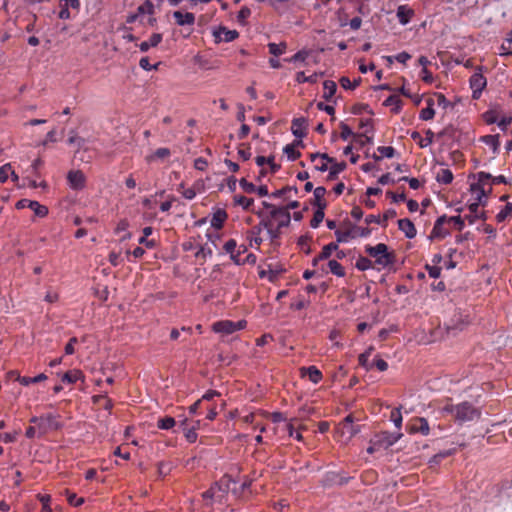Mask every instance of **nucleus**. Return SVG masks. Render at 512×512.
<instances>
[{"label": "nucleus", "instance_id": "obj_25", "mask_svg": "<svg viewBox=\"0 0 512 512\" xmlns=\"http://www.w3.org/2000/svg\"><path fill=\"white\" fill-rule=\"evenodd\" d=\"M353 421L352 414L347 415L343 420V433H348L350 437L355 436L360 431L358 426L353 425Z\"/></svg>", "mask_w": 512, "mask_h": 512}, {"label": "nucleus", "instance_id": "obj_20", "mask_svg": "<svg viewBox=\"0 0 512 512\" xmlns=\"http://www.w3.org/2000/svg\"><path fill=\"white\" fill-rule=\"evenodd\" d=\"M396 15H397L399 22L401 24L405 25V24L409 23V21L413 17L414 11L411 8H409L407 5H400L397 8Z\"/></svg>", "mask_w": 512, "mask_h": 512}, {"label": "nucleus", "instance_id": "obj_2", "mask_svg": "<svg viewBox=\"0 0 512 512\" xmlns=\"http://www.w3.org/2000/svg\"><path fill=\"white\" fill-rule=\"evenodd\" d=\"M365 252L375 259L374 263L378 265V270L392 266L396 262L394 251H388V246L384 243H378L375 246L366 245Z\"/></svg>", "mask_w": 512, "mask_h": 512}, {"label": "nucleus", "instance_id": "obj_53", "mask_svg": "<svg viewBox=\"0 0 512 512\" xmlns=\"http://www.w3.org/2000/svg\"><path fill=\"white\" fill-rule=\"evenodd\" d=\"M310 240H311V237L309 235H303L298 240V245L306 254H310V252H311V248L309 246Z\"/></svg>", "mask_w": 512, "mask_h": 512}, {"label": "nucleus", "instance_id": "obj_59", "mask_svg": "<svg viewBox=\"0 0 512 512\" xmlns=\"http://www.w3.org/2000/svg\"><path fill=\"white\" fill-rule=\"evenodd\" d=\"M290 191H294V193H297L298 189L295 186H285L279 190L274 191L271 194V197L280 198V197L284 196L287 192H290Z\"/></svg>", "mask_w": 512, "mask_h": 512}, {"label": "nucleus", "instance_id": "obj_16", "mask_svg": "<svg viewBox=\"0 0 512 512\" xmlns=\"http://www.w3.org/2000/svg\"><path fill=\"white\" fill-rule=\"evenodd\" d=\"M306 126H307V121L305 118H303V117L294 118L292 120V126H291L293 135L300 139L305 137L306 136V131H305Z\"/></svg>", "mask_w": 512, "mask_h": 512}, {"label": "nucleus", "instance_id": "obj_18", "mask_svg": "<svg viewBox=\"0 0 512 512\" xmlns=\"http://www.w3.org/2000/svg\"><path fill=\"white\" fill-rule=\"evenodd\" d=\"M173 17L179 26L193 25L195 22V15L191 12L175 11Z\"/></svg>", "mask_w": 512, "mask_h": 512}, {"label": "nucleus", "instance_id": "obj_6", "mask_svg": "<svg viewBox=\"0 0 512 512\" xmlns=\"http://www.w3.org/2000/svg\"><path fill=\"white\" fill-rule=\"evenodd\" d=\"M57 416L53 414H46L42 416V420L38 427V437H41L51 430H58L62 427L61 423L57 420Z\"/></svg>", "mask_w": 512, "mask_h": 512}, {"label": "nucleus", "instance_id": "obj_58", "mask_svg": "<svg viewBox=\"0 0 512 512\" xmlns=\"http://www.w3.org/2000/svg\"><path fill=\"white\" fill-rule=\"evenodd\" d=\"M425 270L431 278L437 279L441 275V268L437 265H425Z\"/></svg>", "mask_w": 512, "mask_h": 512}, {"label": "nucleus", "instance_id": "obj_17", "mask_svg": "<svg viewBox=\"0 0 512 512\" xmlns=\"http://www.w3.org/2000/svg\"><path fill=\"white\" fill-rule=\"evenodd\" d=\"M301 376H307L314 384L319 383L322 380V373L316 366L302 367L300 369Z\"/></svg>", "mask_w": 512, "mask_h": 512}, {"label": "nucleus", "instance_id": "obj_8", "mask_svg": "<svg viewBox=\"0 0 512 512\" xmlns=\"http://www.w3.org/2000/svg\"><path fill=\"white\" fill-rule=\"evenodd\" d=\"M29 208L33 210L36 216L45 217L48 215V208L45 205H41L38 201L29 199H21L16 203L17 209Z\"/></svg>", "mask_w": 512, "mask_h": 512}, {"label": "nucleus", "instance_id": "obj_31", "mask_svg": "<svg viewBox=\"0 0 512 512\" xmlns=\"http://www.w3.org/2000/svg\"><path fill=\"white\" fill-rule=\"evenodd\" d=\"M453 173L450 169H441L436 175V181L448 185L453 181Z\"/></svg>", "mask_w": 512, "mask_h": 512}, {"label": "nucleus", "instance_id": "obj_36", "mask_svg": "<svg viewBox=\"0 0 512 512\" xmlns=\"http://www.w3.org/2000/svg\"><path fill=\"white\" fill-rule=\"evenodd\" d=\"M176 425V421L171 416H165L159 418L157 421V427L161 430H170Z\"/></svg>", "mask_w": 512, "mask_h": 512}, {"label": "nucleus", "instance_id": "obj_15", "mask_svg": "<svg viewBox=\"0 0 512 512\" xmlns=\"http://www.w3.org/2000/svg\"><path fill=\"white\" fill-rule=\"evenodd\" d=\"M425 135H427V139H423L421 134L418 131H412L410 133L411 138L418 143L421 148H425L431 145L434 141V132L430 129L425 131Z\"/></svg>", "mask_w": 512, "mask_h": 512}, {"label": "nucleus", "instance_id": "obj_54", "mask_svg": "<svg viewBox=\"0 0 512 512\" xmlns=\"http://www.w3.org/2000/svg\"><path fill=\"white\" fill-rule=\"evenodd\" d=\"M309 52L307 50H300L297 53H295L292 57L285 59L287 62H304L306 58L308 57Z\"/></svg>", "mask_w": 512, "mask_h": 512}, {"label": "nucleus", "instance_id": "obj_61", "mask_svg": "<svg viewBox=\"0 0 512 512\" xmlns=\"http://www.w3.org/2000/svg\"><path fill=\"white\" fill-rule=\"evenodd\" d=\"M239 185L246 193H255L256 191V186L245 178L240 179Z\"/></svg>", "mask_w": 512, "mask_h": 512}, {"label": "nucleus", "instance_id": "obj_35", "mask_svg": "<svg viewBox=\"0 0 512 512\" xmlns=\"http://www.w3.org/2000/svg\"><path fill=\"white\" fill-rule=\"evenodd\" d=\"M251 484L252 480L249 478H245L244 481L239 486H237V484L233 485L232 493L237 497H241L243 496L245 491L250 488Z\"/></svg>", "mask_w": 512, "mask_h": 512}, {"label": "nucleus", "instance_id": "obj_41", "mask_svg": "<svg viewBox=\"0 0 512 512\" xmlns=\"http://www.w3.org/2000/svg\"><path fill=\"white\" fill-rule=\"evenodd\" d=\"M433 101L430 99L428 100V107L421 110L419 118L424 121H428L433 119L435 115V110L432 107Z\"/></svg>", "mask_w": 512, "mask_h": 512}, {"label": "nucleus", "instance_id": "obj_14", "mask_svg": "<svg viewBox=\"0 0 512 512\" xmlns=\"http://www.w3.org/2000/svg\"><path fill=\"white\" fill-rule=\"evenodd\" d=\"M398 228L405 234V236L408 239H413L417 234L415 225L408 218L399 219L398 220Z\"/></svg>", "mask_w": 512, "mask_h": 512}, {"label": "nucleus", "instance_id": "obj_63", "mask_svg": "<svg viewBox=\"0 0 512 512\" xmlns=\"http://www.w3.org/2000/svg\"><path fill=\"white\" fill-rule=\"evenodd\" d=\"M39 501L42 503V511L41 512H51V508L49 506V502L51 500L50 495H38Z\"/></svg>", "mask_w": 512, "mask_h": 512}, {"label": "nucleus", "instance_id": "obj_38", "mask_svg": "<svg viewBox=\"0 0 512 512\" xmlns=\"http://www.w3.org/2000/svg\"><path fill=\"white\" fill-rule=\"evenodd\" d=\"M328 267L332 274L338 277L345 276V269L337 260H329Z\"/></svg>", "mask_w": 512, "mask_h": 512}, {"label": "nucleus", "instance_id": "obj_39", "mask_svg": "<svg viewBox=\"0 0 512 512\" xmlns=\"http://www.w3.org/2000/svg\"><path fill=\"white\" fill-rule=\"evenodd\" d=\"M326 208H323V205L317 208V210L314 212L313 218L310 221V226L312 228H317L320 223L323 221L325 213L324 210Z\"/></svg>", "mask_w": 512, "mask_h": 512}, {"label": "nucleus", "instance_id": "obj_10", "mask_svg": "<svg viewBox=\"0 0 512 512\" xmlns=\"http://www.w3.org/2000/svg\"><path fill=\"white\" fill-rule=\"evenodd\" d=\"M69 187L73 190H82L86 184V177L81 170H71L67 174Z\"/></svg>", "mask_w": 512, "mask_h": 512}, {"label": "nucleus", "instance_id": "obj_32", "mask_svg": "<svg viewBox=\"0 0 512 512\" xmlns=\"http://www.w3.org/2000/svg\"><path fill=\"white\" fill-rule=\"evenodd\" d=\"M500 136L498 134L495 135H485L480 138V141L490 146L494 152H496L500 146Z\"/></svg>", "mask_w": 512, "mask_h": 512}, {"label": "nucleus", "instance_id": "obj_23", "mask_svg": "<svg viewBox=\"0 0 512 512\" xmlns=\"http://www.w3.org/2000/svg\"><path fill=\"white\" fill-rule=\"evenodd\" d=\"M228 215L225 210L217 209L211 219V226L215 229H221L226 221Z\"/></svg>", "mask_w": 512, "mask_h": 512}, {"label": "nucleus", "instance_id": "obj_3", "mask_svg": "<svg viewBox=\"0 0 512 512\" xmlns=\"http://www.w3.org/2000/svg\"><path fill=\"white\" fill-rule=\"evenodd\" d=\"M255 214L262 220H270V223L278 226V228L289 226L291 221L290 212L286 208H273L268 215H264L262 211L255 212Z\"/></svg>", "mask_w": 512, "mask_h": 512}, {"label": "nucleus", "instance_id": "obj_56", "mask_svg": "<svg viewBox=\"0 0 512 512\" xmlns=\"http://www.w3.org/2000/svg\"><path fill=\"white\" fill-rule=\"evenodd\" d=\"M483 119L487 124L498 122V113L495 110H488L483 114Z\"/></svg>", "mask_w": 512, "mask_h": 512}, {"label": "nucleus", "instance_id": "obj_42", "mask_svg": "<svg viewBox=\"0 0 512 512\" xmlns=\"http://www.w3.org/2000/svg\"><path fill=\"white\" fill-rule=\"evenodd\" d=\"M269 52L274 56H280L282 55L287 48V44L285 42H281L279 44L276 43H269L268 44Z\"/></svg>", "mask_w": 512, "mask_h": 512}, {"label": "nucleus", "instance_id": "obj_62", "mask_svg": "<svg viewBox=\"0 0 512 512\" xmlns=\"http://www.w3.org/2000/svg\"><path fill=\"white\" fill-rule=\"evenodd\" d=\"M340 129H341L340 137L343 140H347L349 137H351V136L354 137V135H356L355 133H353L351 128L347 124H345L344 122H341Z\"/></svg>", "mask_w": 512, "mask_h": 512}, {"label": "nucleus", "instance_id": "obj_26", "mask_svg": "<svg viewBox=\"0 0 512 512\" xmlns=\"http://www.w3.org/2000/svg\"><path fill=\"white\" fill-rule=\"evenodd\" d=\"M383 105L387 106V107L391 106L392 107L391 111L394 114H398L402 108V100L397 95H390L389 97H387L384 100Z\"/></svg>", "mask_w": 512, "mask_h": 512}, {"label": "nucleus", "instance_id": "obj_52", "mask_svg": "<svg viewBox=\"0 0 512 512\" xmlns=\"http://www.w3.org/2000/svg\"><path fill=\"white\" fill-rule=\"evenodd\" d=\"M335 236L337 239V242H336L337 244L347 242L350 237H355V235H352L351 230H346V231L336 230Z\"/></svg>", "mask_w": 512, "mask_h": 512}, {"label": "nucleus", "instance_id": "obj_19", "mask_svg": "<svg viewBox=\"0 0 512 512\" xmlns=\"http://www.w3.org/2000/svg\"><path fill=\"white\" fill-rule=\"evenodd\" d=\"M470 190L472 192H477V200L475 202H479V205H486V198L488 197V194L491 192V188L486 191L484 189V185H480V183H473L470 186Z\"/></svg>", "mask_w": 512, "mask_h": 512}, {"label": "nucleus", "instance_id": "obj_47", "mask_svg": "<svg viewBox=\"0 0 512 512\" xmlns=\"http://www.w3.org/2000/svg\"><path fill=\"white\" fill-rule=\"evenodd\" d=\"M283 152L287 155L290 161H295L301 156V153L295 149L294 144H288L284 147Z\"/></svg>", "mask_w": 512, "mask_h": 512}, {"label": "nucleus", "instance_id": "obj_51", "mask_svg": "<svg viewBox=\"0 0 512 512\" xmlns=\"http://www.w3.org/2000/svg\"><path fill=\"white\" fill-rule=\"evenodd\" d=\"M184 436L189 443H194L197 440V427H184Z\"/></svg>", "mask_w": 512, "mask_h": 512}, {"label": "nucleus", "instance_id": "obj_13", "mask_svg": "<svg viewBox=\"0 0 512 512\" xmlns=\"http://www.w3.org/2000/svg\"><path fill=\"white\" fill-rule=\"evenodd\" d=\"M216 487H219L218 488V491H219V496L224 498L225 495L231 491L232 492V487L231 485H235V484H238V480L234 479L231 475L229 474H225L218 482L214 483Z\"/></svg>", "mask_w": 512, "mask_h": 512}, {"label": "nucleus", "instance_id": "obj_46", "mask_svg": "<svg viewBox=\"0 0 512 512\" xmlns=\"http://www.w3.org/2000/svg\"><path fill=\"white\" fill-rule=\"evenodd\" d=\"M512 215V203L508 202L504 208L496 215L497 222H503Z\"/></svg>", "mask_w": 512, "mask_h": 512}, {"label": "nucleus", "instance_id": "obj_55", "mask_svg": "<svg viewBox=\"0 0 512 512\" xmlns=\"http://www.w3.org/2000/svg\"><path fill=\"white\" fill-rule=\"evenodd\" d=\"M391 421H393L394 425L400 429L402 426V415L400 412V408H395L392 410L390 415Z\"/></svg>", "mask_w": 512, "mask_h": 512}, {"label": "nucleus", "instance_id": "obj_29", "mask_svg": "<svg viewBox=\"0 0 512 512\" xmlns=\"http://www.w3.org/2000/svg\"><path fill=\"white\" fill-rule=\"evenodd\" d=\"M347 165L344 161L340 163H334L329 168V173L327 176L328 181H333L337 178L338 174L343 172L346 169Z\"/></svg>", "mask_w": 512, "mask_h": 512}, {"label": "nucleus", "instance_id": "obj_45", "mask_svg": "<svg viewBox=\"0 0 512 512\" xmlns=\"http://www.w3.org/2000/svg\"><path fill=\"white\" fill-rule=\"evenodd\" d=\"M502 55H512V30L508 33L507 37L501 45Z\"/></svg>", "mask_w": 512, "mask_h": 512}, {"label": "nucleus", "instance_id": "obj_11", "mask_svg": "<svg viewBox=\"0 0 512 512\" xmlns=\"http://www.w3.org/2000/svg\"><path fill=\"white\" fill-rule=\"evenodd\" d=\"M215 37V42H231L238 38L239 33L236 30H229L224 26H220L217 30L213 32Z\"/></svg>", "mask_w": 512, "mask_h": 512}, {"label": "nucleus", "instance_id": "obj_50", "mask_svg": "<svg viewBox=\"0 0 512 512\" xmlns=\"http://www.w3.org/2000/svg\"><path fill=\"white\" fill-rule=\"evenodd\" d=\"M339 82H340V85L344 89L353 90L360 84L361 78L359 77L358 79L354 80V82L352 83L348 77L343 76L340 78Z\"/></svg>", "mask_w": 512, "mask_h": 512}, {"label": "nucleus", "instance_id": "obj_34", "mask_svg": "<svg viewBox=\"0 0 512 512\" xmlns=\"http://www.w3.org/2000/svg\"><path fill=\"white\" fill-rule=\"evenodd\" d=\"M47 379V376L44 373H41L35 377H27V376H18L17 380L23 386H28L30 384L38 383Z\"/></svg>", "mask_w": 512, "mask_h": 512}, {"label": "nucleus", "instance_id": "obj_27", "mask_svg": "<svg viewBox=\"0 0 512 512\" xmlns=\"http://www.w3.org/2000/svg\"><path fill=\"white\" fill-rule=\"evenodd\" d=\"M82 377L83 373L81 370L73 369L64 373L61 380L64 383L74 384L77 382V380L81 379Z\"/></svg>", "mask_w": 512, "mask_h": 512}, {"label": "nucleus", "instance_id": "obj_7", "mask_svg": "<svg viewBox=\"0 0 512 512\" xmlns=\"http://www.w3.org/2000/svg\"><path fill=\"white\" fill-rule=\"evenodd\" d=\"M406 430L410 434L420 433L427 436L430 432V427L426 418L415 417L406 425Z\"/></svg>", "mask_w": 512, "mask_h": 512}, {"label": "nucleus", "instance_id": "obj_24", "mask_svg": "<svg viewBox=\"0 0 512 512\" xmlns=\"http://www.w3.org/2000/svg\"><path fill=\"white\" fill-rule=\"evenodd\" d=\"M262 225L267 230V234L272 242L280 237L282 228H278V226L270 223V220H262Z\"/></svg>", "mask_w": 512, "mask_h": 512}, {"label": "nucleus", "instance_id": "obj_22", "mask_svg": "<svg viewBox=\"0 0 512 512\" xmlns=\"http://www.w3.org/2000/svg\"><path fill=\"white\" fill-rule=\"evenodd\" d=\"M314 194V200L311 202V204L317 208L323 205V208L327 207V203L324 199V196L326 194V188L323 186L316 187L313 190Z\"/></svg>", "mask_w": 512, "mask_h": 512}, {"label": "nucleus", "instance_id": "obj_33", "mask_svg": "<svg viewBox=\"0 0 512 512\" xmlns=\"http://www.w3.org/2000/svg\"><path fill=\"white\" fill-rule=\"evenodd\" d=\"M323 73H314L310 76H305V73L303 71H300L296 74V77H295V80L297 83H305V82H308V83H311V84H314L318 81V77L319 76H322Z\"/></svg>", "mask_w": 512, "mask_h": 512}, {"label": "nucleus", "instance_id": "obj_64", "mask_svg": "<svg viewBox=\"0 0 512 512\" xmlns=\"http://www.w3.org/2000/svg\"><path fill=\"white\" fill-rule=\"evenodd\" d=\"M375 366L379 371L384 372L388 369V363L382 359L380 356H376L374 359L372 366Z\"/></svg>", "mask_w": 512, "mask_h": 512}, {"label": "nucleus", "instance_id": "obj_30", "mask_svg": "<svg viewBox=\"0 0 512 512\" xmlns=\"http://www.w3.org/2000/svg\"><path fill=\"white\" fill-rule=\"evenodd\" d=\"M170 155H171V151L169 148L161 147V148H158L153 154L147 156L146 161L152 162L157 159L164 160V159L170 157Z\"/></svg>", "mask_w": 512, "mask_h": 512}, {"label": "nucleus", "instance_id": "obj_44", "mask_svg": "<svg viewBox=\"0 0 512 512\" xmlns=\"http://www.w3.org/2000/svg\"><path fill=\"white\" fill-rule=\"evenodd\" d=\"M355 267L360 271H366L373 268V262L367 257L360 256L355 263Z\"/></svg>", "mask_w": 512, "mask_h": 512}, {"label": "nucleus", "instance_id": "obj_4", "mask_svg": "<svg viewBox=\"0 0 512 512\" xmlns=\"http://www.w3.org/2000/svg\"><path fill=\"white\" fill-rule=\"evenodd\" d=\"M246 327V321L240 320L237 322H233L231 320H221L217 321L213 324L212 329L216 333H221L224 335H230L236 331H239Z\"/></svg>", "mask_w": 512, "mask_h": 512}, {"label": "nucleus", "instance_id": "obj_43", "mask_svg": "<svg viewBox=\"0 0 512 512\" xmlns=\"http://www.w3.org/2000/svg\"><path fill=\"white\" fill-rule=\"evenodd\" d=\"M369 131L366 130L365 133H362V134H356L354 135V140L355 142L360 146V147H364L365 145H369V144H372L373 143V137L372 136H368L367 133Z\"/></svg>", "mask_w": 512, "mask_h": 512}, {"label": "nucleus", "instance_id": "obj_49", "mask_svg": "<svg viewBox=\"0 0 512 512\" xmlns=\"http://www.w3.org/2000/svg\"><path fill=\"white\" fill-rule=\"evenodd\" d=\"M67 143L69 145H74L76 144L78 146V149H80L84 143H85V140L79 136H77V133L75 130H71L69 132V138L67 140Z\"/></svg>", "mask_w": 512, "mask_h": 512}, {"label": "nucleus", "instance_id": "obj_1", "mask_svg": "<svg viewBox=\"0 0 512 512\" xmlns=\"http://www.w3.org/2000/svg\"><path fill=\"white\" fill-rule=\"evenodd\" d=\"M443 410L450 413L454 420L462 424L469 421H474L480 418L481 411L468 401L459 404L446 405Z\"/></svg>", "mask_w": 512, "mask_h": 512}, {"label": "nucleus", "instance_id": "obj_9", "mask_svg": "<svg viewBox=\"0 0 512 512\" xmlns=\"http://www.w3.org/2000/svg\"><path fill=\"white\" fill-rule=\"evenodd\" d=\"M470 87L472 89V98L479 99L483 89L486 87L487 81L486 78L478 72H475L470 77Z\"/></svg>", "mask_w": 512, "mask_h": 512}, {"label": "nucleus", "instance_id": "obj_40", "mask_svg": "<svg viewBox=\"0 0 512 512\" xmlns=\"http://www.w3.org/2000/svg\"><path fill=\"white\" fill-rule=\"evenodd\" d=\"M218 488L219 487H216L215 484H213L207 491L202 494L203 498L206 500L209 499L221 502L223 498L219 496L220 494Z\"/></svg>", "mask_w": 512, "mask_h": 512}, {"label": "nucleus", "instance_id": "obj_12", "mask_svg": "<svg viewBox=\"0 0 512 512\" xmlns=\"http://www.w3.org/2000/svg\"><path fill=\"white\" fill-rule=\"evenodd\" d=\"M445 223H448V217L446 215L440 216L434 224L430 238L443 239L449 235V230L444 228Z\"/></svg>", "mask_w": 512, "mask_h": 512}, {"label": "nucleus", "instance_id": "obj_57", "mask_svg": "<svg viewBox=\"0 0 512 512\" xmlns=\"http://www.w3.org/2000/svg\"><path fill=\"white\" fill-rule=\"evenodd\" d=\"M377 151L386 158H393L396 154V150L391 146H379Z\"/></svg>", "mask_w": 512, "mask_h": 512}, {"label": "nucleus", "instance_id": "obj_37", "mask_svg": "<svg viewBox=\"0 0 512 512\" xmlns=\"http://www.w3.org/2000/svg\"><path fill=\"white\" fill-rule=\"evenodd\" d=\"M233 199L235 205L241 206L244 210H250L254 203L253 198H247L243 195H235Z\"/></svg>", "mask_w": 512, "mask_h": 512}, {"label": "nucleus", "instance_id": "obj_21", "mask_svg": "<svg viewBox=\"0 0 512 512\" xmlns=\"http://www.w3.org/2000/svg\"><path fill=\"white\" fill-rule=\"evenodd\" d=\"M135 13L140 18V22L144 23V18L146 15L151 16L154 14V5L150 0H146L137 8Z\"/></svg>", "mask_w": 512, "mask_h": 512}, {"label": "nucleus", "instance_id": "obj_48", "mask_svg": "<svg viewBox=\"0 0 512 512\" xmlns=\"http://www.w3.org/2000/svg\"><path fill=\"white\" fill-rule=\"evenodd\" d=\"M67 496V501L70 505L78 507L84 503V498L78 497L75 493L70 492L69 490L65 491Z\"/></svg>", "mask_w": 512, "mask_h": 512}, {"label": "nucleus", "instance_id": "obj_28", "mask_svg": "<svg viewBox=\"0 0 512 512\" xmlns=\"http://www.w3.org/2000/svg\"><path fill=\"white\" fill-rule=\"evenodd\" d=\"M323 88H324V93H323V98L326 100V101H330L332 99V97L335 95L336 93V90H337V85L334 81L332 80H325L323 82Z\"/></svg>", "mask_w": 512, "mask_h": 512}, {"label": "nucleus", "instance_id": "obj_60", "mask_svg": "<svg viewBox=\"0 0 512 512\" xmlns=\"http://www.w3.org/2000/svg\"><path fill=\"white\" fill-rule=\"evenodd\" d=\"M251 15V10L248 7H242L237 15V21L244 25L246 23V19Z\"/></svg>", "mask_w": 512, "mask_h": 512}, {"label": "nucleus", "instance_id": "obj_5", "mask_svg": "<svg viewBox=\"0 0 512 512\" xmlns=\"http://www.w3.org/2000/svg\"><path fill=\"white\" fill-rule=\"evenodd\" d=\"M402 433H392L389 431H382L373 436V439L376 441V445L380 447V449H388L393 446L401 437Z\"/></svg>", "mask_w": 512, "mask_h": 512}]
</instances>
